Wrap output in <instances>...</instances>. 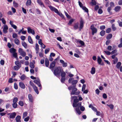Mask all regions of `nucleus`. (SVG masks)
Listing matches in <instances>:
<instances>
[{
	"label": "nucleus",
	"instance_id": "nucleus-50",
	"mask_svg": "<svg viewBox=\"0 0 122 122\" xmlns=\"http://www.w3.org/2000/svg\"><path fill=\"white\" fill-rule=\"evenodd\" d=\"M74 20L73 19H71L70 20L68 23V25H71L72 23L73 22Z\"/></svg>",
	"mask_w": 122,
	"mask_h": 122
},
{
	"label": "nucleus",
	"instance_id": "nucleus-3",
	"mask_svg": "<svg viewBox=\"0 0 122 122\" xmlns=\"http://www.w3.org/2000/svg\"><path fill=\"white\" fill-rule=\"evenodd\" d=\"M63 71L62 68L60 66H58L55 68L53 73L56 76L59 75L61 72Z\"/></svg>",
	"mask_w": 122,
	"mask_h": 122
},
{
	"label": "nucleus",
	"instance_id": "nucleus-22",
	"mask_svg": "<svg viewBox=\"0 0 122 122\" xmlns=\"http://www.w3.org/2000/svg\"><path fill=\"white\" fill-rule=\"evenodd\" d=\"M97 61L98 63L99 64L102 65V64H101L102 61V59L99 56H98L97 57Z\"/></svg>",
	"mask_w": 122,
	"mask_h": 122
},
{
	"label": "nucleus",
	"instance_id": "nucleus-10",
	"mask_svg": "<svg viewBox=\"0 0 122 122\" xmlns=\"http://www.w3.org/2000/svg\"><path fill=\"white\" fill-rule=\"evenodd\" d=\"M8 26L5 25L4 26V28L3 29V31L4 33H6L7 32V30L8 29Z\"/></svg>",
	"mask_w": 122,
	"mask_h": 122
},
{
	"label": "nucleus",
	"instance_id": "nucleus-30",
	"mask_svg": "<svg viewBox=\"0 0 122 122\" xmlns=\"http://www.w3.org/2000/svg\"><path fill=\"white\" fill-rule=\"evenodd\" d=\"M15 64L16 66H19L21 67V65L20 63L18 61H16L15 62Z\"/></svg>",
	"mask_w": 122,
	"mask_h": 122
},
{
	"label": "nucleus",
	"instance_id": "nucleus-51",
	"mask_svg": "<svg viewBox=\"0 0 122 122\" xmlns=\"http://www.w3.org/2000/svg\"><path fill=\"white\" fill-rule=\"evenodd\" d=\"M13 56L15 58H16L17 56V53L15 52L13 53Z\"/></svg>",
	"mask_w": 122,
	"mask_h": 122
},
{
	"label": "nucleus",
	"instance_id": "nucleus-25",
	"mask_svg": "<svg viewBox=\"0 0 122 122\" xmlns=\"http://www.w3.org/2000/svg\"><path fill=\"white\" fill-rule=\"evenodd\" d=\"M96 70L95 68L94 67H92L91 68V73L92 74H94Z\"/></svg>",
	"mask_w": 122,
	"mask_h": 122
},
{
	"label": "nucleus",
	"instance_id": "nucleus-45",
	"mask_svg": "<svg viewBox=\"0 0 122 122\" xmlns=\"http://www.w3.org/2000/svg\"><path fill=\"white\" fill-rule=\"evenodd\" d=\"M18 35L15 33H14L13 34L12 37L13 38H15L18 37Z\"/></svg>",
	"mask_w": 122,
	"mask_h": 122
},
{
	"label": "nucleus",
	"instance_id": "nucleus-59",
	"mask_svg": "<svg viewBox=\"0 0 122 122\" xmlns=\"http://www.w3.org/2000/svg\"><path fill=\"white\" fill-rule=\"evenodd\" d=\"M30 85H31L32 86V87H34L36 86L35 85H34L33 82L31 81H30Z\"/></svg>",
	"mask_w": 122,
	"mask_h": 122
},
{
	"label": "nucleus",
	"instance_id": "nucleus-4",
	"mask_svg": "<svg viewBox=\"0 0 122 122\" xmlns=\"http://www.w3.org/2000/svg\"><path fill=\"white\" fill-rule=\"evenodd\" d=\"M81 102L77 103V107H76L75 108L76 111L79 115H80L81 113V112L79 108L81 106Z\"/></svg>",
	"mask_w": 122,
	"mask_h": 122
},
{
	"label": "nucleus",
	"instance_id": "nucleus-7",
	"mask_svg": "<svg viewBox=\"0 0 122 122\" xmlns=\"http://www.w3.org/2000/svg\"><path fill=\"white\" fill-rule=\"evenodd\" d=\"M8 115H9V117L10 119H14L16 115V114L15 112L10 113L7 114Z\"/></svg>",
	"mask_w": 122,
	"mask_h": 122
},
{
	"label": "nucleus",
	"instance_id": "nucleus-18",
	"mask_svg": "<svg viewBox=\"0 0 122 122\" xmlns=\"http://www.w3.org/2000/svg\"><path fill=\"white\" fill-rule=\"evenodd\" d=\"M28 98L29 101L31 102H32L33 101V97L31 94H28Z\"/></svg>",
	"mask_w": 122,
	"mask_h": 122
},
{
	"label": "nucleus",
	"instance_id": "nucleus-57",
	"mask_svg": "<svg viewBox=\"0 0 122 122\" xmlns=\"http://www.w3.org/2000/svg\"><path fill=\"white\" fill-rule=\"evenodd\" d=\"M50 48H47L45 50V54H47L50 51Z\"/></svg>",
	"mask_w": 122,
	"mask_h": 122
},
{
	"label": "nucleus",
	"instance_id": "nucleus-38",
	"mask_svg": "<svg viewBox=\"0 0 122 122\" xmlns=\"http://www.w3.org/2000/svg\"><path fill=\"white\" fill-rule=\"evenodd\" d=\"M66 80V77H62L61 78V81L62 83H64Z\"/></svg>",
	"mask_w": 122,
	"mask_h": 122
},
{
	"label": "nucleus",
	"instance_id": "nucleus-49",
	"mask_svg": "<svg viewBox=\"0 0 122 122\" xmlns=\"http://www.w3.org/2000/svg\"><path fill=\"white\" fill-rule=\"evenodd\" d=\"M18 100V98L17 97H14L13 99V102L16 103Z\"/></svg>",
	"mask_w": 122,
	"mask_h": 122
},
{
	"label": "nucleus",
	"instance_id": "nucleus-32",
	"mask_svg": "<svg viewBox=\"0 0 122 122\" xmlns=\"http://www.w3.org/2000/svg\"><path fill=\"white\" fill-rule=\"evenodd\" d=\"M56 13L58 15H59L60 16H61L62 18H64V16L63 15V14L59 12L58 11V12Z\"/></svg>",
	"mask_w": 122,
	"mask_h": 122
},
{
	"label": "nucleus",
	"instance_id": "nucleus-13",
	"mask_svg": "<svg viewBox=\"0 0 122 122\" xmlns=\"http://www.w3.org/2000/svg\"><path fill=\"white\" fill-rule=\"evenodd\" d=\"M19 85L20 87L22 89H24L25 88V86L24 83L21 82L19 83Z\"/></svg>",
	"mask_w": 122,
	"mask_h": 122
},
{
	"label": "nucleus",
	"instance_id": "nucleus-60",
	"mask_svg": "<svg viewBox=\"0 0 122 122\" xmlns=\"http://www.w3.org/2000/svg\"><path fill=\"white\" fill-rule=\"evenodd\" d=\"M27 112H25L23 113V118H24L27 116Z\"/></svg>",
	"mask_w": 122,
	"mask_h": 122
},
{
	"label": "nucleus",
	"instance_id": "nucleus-2",
	"mask_svg": "<svg viewBox=\"0 0 122 122\" xmlns=\"http://www.w3.org/2000/svg\"><path fill=\"white\" fill-rule=\"evenodd\" d=\"M68 89L69 90H71L72 89V90L71 93V95H79L80 93L79 91H77V89L76 87V85L71 86L68 87Z\"/></svg>",
	"mask_w": 122,
	"mask_h": 122
},
{
	"label": "nucleus",
	"instance_id": "nucleus-9",
	"mask_svg": "<svg viewBox=\"0 0 122 122\" xmlns=\"http://www.w3.org/2000/svg\"><path fill=\"white\" fill-rule=\"evenodd\" d=\"M27 31L29 33H30L33 35H34L35 34L34 30L30 27H28L27 28Z\"/></svg>",
	"mask_w": 122,
	"mask_h": 122
},
{
	"label": "nucleus",
	"instance_id": "nucleus-42",
	"mask_svg": "<svg viewBox=\"0 0 122 122\" xmlns=\"http://www.w3.org/2000/svg\"><path fill=\"white\" fill-rule=\"evenodd\" d=\"M30 66L31 68H34V65L33 63L32 62H31L30 63Z\"/></svg>",
	"mask_w": 122,
	"mask_h": 122
},
{
	"label": "nucleus",
	"instance_id": "nucleus-61",
	"mask_svg": "<svg viewBox=\"0 0 122 122\" xmlns=\"http://www.w3.org/2000/svg\"><path fill=\"white\" fill-rule=\"evenodd\" d=\"M117 52V50L116 49H115L112 51L111 53L112 54H113L116 53Z\"/></svg>",
	"mask_w": 122,
	"mask_h": 122
},
{
	"label": "nucleus",
	"instance_id": "nucleus-12",
	"mask_svg": "<svg viewBox=\"0 0 122 122\" xmlns=\"http://www.w3.org/2000/svg\"><path fill=\"white\" fill-rule=\"evenodd\" d=\"M37 2L41 7H45L43 3L41 1V0H37Z\"/></svg>",
	"mask_w": 122,
	"mask_h": 122
},
{
	"label": "nucleus",
	"instance_id": "nucleus-27",
	"mask_svg": "<svg viewBox=\"0 0 122 122\" xmlns=\"http://www.w3.org/2000/svg\"><path fill=\"white\" fill-rule=\"evenodd\" d=\"M112 34H109L106 36V39H110L112 37Z\"/></svg>",
	"mask_w": 122,
	"mask_h": 122
},
{
	"label": "nucleus",
	"instance_id": "nucleus-41",
	"mask_svg": "<svg viewBox=\"0 0 122 122\" xmlns=\"http://www.w3.org/2000/svg\"><path fill=\"white\" fill-rule=\"evenodd\" d=\"M107 105L112 110L114 108V105L112 104H111L109 105L107 104Z\"/></svg>",
	"mask_w": 122,
	"mask_h": 122
},
{
	"label": "nucleus",
	"instance_id": "nucleus-54",
	"mask_svg": "<svg viewBox=\"0 0 122 122\" xmlns=\"http://www.w3.org/2000/svg\"><path fill=\"white\" fill-rule=\"evenodd\" d=\"M79 102V100L77 98H76L74 99L73 100V102L75 103H78Z\"/></svg>",
	"mask_w": 122,
	"mask_h": 122
},
{
	"label": "nucleus",
	"instance_id": "nucleus-8",
	"mask_svg": "<svg viewBox=\"0 0 122 122\" xmlns=\"http://www.w3.org/2000/svg\"><path fill=\"white\" fill-rule=\"evenodd\" d=\"M48 7L52 11H54L55 13H56L58 12V10L55 7L51 5L48 6Z\"/></svg>",
	"mask_w": 122,
	"mask_h": 122
},
{
	"label": "nucleus",
	"instance_id": "nucleus-6",
	"mask_svg": "<svg viewBox=\"0 0 122 122\" xmlns=\"http://www.w3.org/2000/svg\"><path fill=\"white\" fill-rule=\"evenodd\" d=\"M18 51L19 53L20 54V55L23 57H24L25 56L26 52L24 51L23 50L22 48H19Z\"/></svg>",
	"mask_w": 122,
	"mask_h": 122
},
{
	"label": "nucleus",
	"instance_id": "nucleus-36",
	"mask_svg": "<svg viewBox=\"0 0 122 122\" xmlns=\"http://www.w3.org/2000/svg\"><path fill=\"white\" fill-rule=\"evenodd\" d=\"M105 34V31L104 30H102L100 32V34L102 36H103Z\"/></svg>",
	"mask_w": 122,
	"mask_h": 122
},
{
	"label": "nucleus",
	"instance_id": "nucleus-31",
	"mask_svg": "<svg viewBox=\"0 0 122 122\" xmlns=\"http://www.w3.org/2000/svg\"><path fill=\"white\" fill-rule=\"evenodd\" d=\"M31 0H28L26 2V5L27 6H29L31 5Z\"/></svg>",
	"mask_w": 122,
	"mask_h": 122
},
{
	"label": "nucleus",
	"instance_id": "nucleus-35",
	"mask_svg": "<svg viewBox=\"0 0 122 122\" xmlns=\"http://www.w3.org/2000/svg\"><path fill=\"white\" fill-rule=\"evenodd\" d=\"M112 30L113 31H114L116 30V28L115 27V25L114 24H112Z\"/></svg>",
	"mask_w": 122,
	"mask_h": 122
},
{
	"label": "nucleus",
	"instance_id": "nucleus-33",
	"mask_svg": "<svg viewBox=\"0 0 122 122\" xmlns=\"http://www.w3.org/2000/svg\"><path fill=\"white\" fill-rule=\"evenodd\" d=\"M21 67L20 66H14V69L15 70L17 71Z\"/></svg>",
	"mask_w": 122,
	"mask_h": 122
},
{
	"label": "nucleus",
	"instance_id": "nucleus-48",
	"mask_svg": "<svg viewBox=\"0 0 122 122\" xmlns=\"http://www.w3.org/2000/svg\"><path fill=\"white\" fill-rule=\"evenodd\" d=\"M39 46L37 43H36V44L35 47L36 50V51H39Z\"/></svg>",
	"mask_w": 122,
	"mask_h": 122
},
{
	"label": "nucleus",
	"instance_id": "nucleus-55",
	"mask_svg": "<svg viewBox=\"0 0 122 122\" xmlns=\"http://www.w3.org/2000/svg\"><path fill=\"white\" fill-rule=\"evenodd\" d=\"M105 26L104 25H102L100 27V29L101 30H103L105 29Z\"/></svg>",
	"mask_w": 122,
	"mask_h": 122
},
{
	"label": "nucleus",
	"instance_id": "nucleus-1",
	"mask_svg": "<svg viewBox=\"0 0 122 122\" xmlns=\"http://www.w3.org/2000/svg\"><path fill=\"white\" fill-rule=\"evenodd\" d=\"M84 22L82 20H81L80 22L79 27V23L77 22L75 23L73 27L74 29L75 30H76L79 28V31H81L84 26Z\"/></svg>",
	"mask_w": 122,
	"mask_h": 122
},
{
	"label": "nucleus",
	"instance_id": "nucleus-62",
	"mask_svg": "<svg viewBox=\"0 0 122 122\" xmlns=\"http://www.w3.org/2000/svg\"><path fill=\"white\" fill-rule=\"evenodd\" d=\"M103 12V11L102 9H99L98 10V13L99 14H101Z\"/></svg>",
	"mask_w": 122,
	"mask_h": 122
},
{
	"label": "nucleus",
	"instance_id": "nucleus-63",
	"mask_svg": "<svg viewBox=\"0 0 122 122\" xmlns=\"http://www.w3.org/2000/svg\"><path fill=\"white\" fill-rule=\"evenodd\" d=\"M22 10L23 13L25 14L26 13V9H25L24 7H22Z\"/></svg>",
	"mask_w": 122,
	"mask_h": 122
},
{
	"label": "nucleus",
	"instance_id": "nucleus-11",
	"mask_svg": "<svg viewBox=\"0 0 122 122\" xmlns=\"http://www.w3.org/2000/svg\"><path fill=\"white\" fill-rule=\"evenodd\" d=\"M60 62L62 64V66L63 67H66L67 66V64L66 62H65L64 61L62 60H60Z\"/></svg>",
	"mask_w": 122,
	"mask_h": 122
},
{
	"label": "nucleus",
	"instance_id": "nucleus-46",
	"mask_svg": "<svg viewBox=\"0 0 122 122\" xmlns=\"http://www.w3.org/2000/svg\"><path fill=\"white\" fill-rule=\"evenodd\" d=\"M121 65V63L120 62H118L116 65V67L118 68H119L120 67V66Z\"/></svg>",
	"mask_w": 122,
	"mask_h": 122
},
{
	"label": "nucleus",
	"instance_id": "nucleus-34",
	"mask_svg": "<svg viewBox=\"0 0 122 122\" xmlns=\"http://www.w3.org/2000/svg\"><path fill=\"white\" fill-rule=\"evenodd\" d=\"M78 82V81L76 80H73L72 81L71 83L72 85H76Z\"/></svg>",
	"mask_w": 122,
	"mask_h": 122
},
{
	"label": "nucleus",
	"instance_id": "nucleus-52",
	"mask_svg": "<svg viewBox=\"0 0 122 122\" xmlns=\"http://www.w3.org/2000/svg\"><path fill=\"white\" fill-rule=\"evenodd\" d=\"M14 87L15 89H18V86L16 82L14 83Z\"/></svg>",
	"mask_w": 122,
	"mask_h": 122
},
{
	"label": "nucleus",
	"instance_id": "nucleus-40",
	"mask_svg": "<svg viewBox=\"0 0 122 122\" xmlns=\"http://www.w3.org/2000/svg\"><path fill=\"white\" fill-rule=\"evenodd\" d=\"M13 5L15 7H17L18 6V4L17 3L15 2V1H13Z\"/></svg>",
	"mask_w": 122,
	"mask_h": 122
},
{
	"label": "nucleus",
	"instance_id": "nucleus-17",
	"mask_svg": "<svg viewBox=\"0 0 122 122\" xmlns=\"http://www.w3.org/2000/svg\"><path fill=\"white\" fill-rule=\"evenodd\" d=\"M112 10V8L111 6H109L107 7V10L110 15H112V13L111 11Z\"/></svg>",
	"mask_w": 122,
	"mask_h": 122
},
{
	"label": "nucleus",
	"instance_id": "nucleus-29",
	"mask_svg": "<svg viewBox=\"0 0 122 122\" xmlns=\"http://www.w3.org/2000/svg\"><path fill=\"white\" fill-rule=\"evenodd\" d=\"M22 45L25 48H27V44L25 41H23L22 43Z\"/></svg>",
	"mask_w": 122,
	"mask_h": 122
},
{
	"label": "nucleus",
	"instance_id": "nucleus-53",
	"mask_svg": "<svg viewBox=\"0 0 122 122\" xmlns=\"http://www.w3.org/2000/svg\"><path fill=\"white\" fill-rule=\"evenodd\" d=\"M19 105L21 106H23L24 105V103L23 101H20L19 102Z\"/></svg>",
	"mask_w": 122,
	"mask_h": 122
},
{
	"label": "nucleus",
	"instance_id": "nucleus-44",
	"mask_svg": "<svg viewBox=\"0 0 122 122\" xmlns=\"http://www.w3.org/2000/svg\"><path fill=\"white\" fill-rule=\"evenodd\" d=\"M12 105L13 107L14 108H16L17 107V104L16 103L13 102Z\"/></svg>",
	"mask_w": 122,
	"mask_h": 122
},
{
	"label": "nucleus",
	"instance_id": "nucleus-15",
	"mask_svg": "<svg viewBox=\"0 0 122 122\" xmlns=\"http://www.w3.org/2000/svg\"><path fill=\"white\" fill-rule=\"evenodd\" d=\"M45 64L46 66L48 67L49 65V62L48 59L46 58L45 59Z\"/></svg>",
	"mask_w": 122,
	"mask_h": 122
},
{
	"label": "nucleus",
	"instance_id": "nucleus-56",
	"mask_svg": "<svg viewBox=\"0 0 122 122\" xmlns=\"http://www.w3.org/2000/svg\"><path fill=\"white\" fill-rule=\"evenodd\" d=\"M79 43L82 45V46H84L85 45V43L84 42L81 41V40H80L79 41Z\"/></svg>",
	"mask_w": 122,
	"mask_h": 122
},
{
	"label": "nucleus",
	"instance_id": "nucleus-20",
	"mask_svg": "<svg viewBox=\"0 0 122 122\" xmlns=\"http://www.w3.org/2000/svg\"><path fill=\"white\" fill-rule=\"evenodd\" d=\"M33 88L37 94H38L39 93V92L38 91V89L36 86H35L33 87Z\"/></svg>",
	"mask_w": 122,
	"mask_h": 122
},
{
	"label": "nucleus",
	"instance_id": "nucleus-58",
	"mask_svg": "<svg viewBox=\"0 0 122 122\" xmlns=\"http://www.w3.org/2000/svg\"><path fill=\"white\" fill-rule=\"evenodd\" d=\"M104 52L107 55H110L111 54L110 52L108 51H104Z\"/></svg>",
	"mask_w": 122,
	"mask_h": 122
},
{
	"label": "nucleus",
	"instance_id": "nucleus-28",
	"mask_svg": "<svg viewBox=\"0 0 122 122\" xmlns=\"http://www.w3.org/2000/svg\"><path fill=\"white\" fill-rule=\"evenodd\" d=\"M60 74H61V76L62 77H65L66 73L65 71H63V70L61 72Z\"/></svg>",
	"mask_w": 122,
	"mask_h": 122
},
{
	"label": "nucleus",
	"instance_id": "nucleus-64",
	"mask_svg": "<svg viewBox=\"0 0 122 122\" xmlns=\"http://www.w3.org/2000/svg\"><path fill=\"white\" fill-rule=\"evenodd\" d=\"M99 6L98 5H96L94 8V10L95 11H97L99 8Z\"/></svg>",
	"mask_w": 122,
	"mask_h": 122
},
{
	"label": "nucleus",
	"instance_id": "nucleus-16",
	"mask_svg": "<svg viewBox=\"0 0 122 122\" xmlns=\"http://www.w3.org/2000/svg\"><path fill=\"white\" fill-rule=\"evenodd\" d=\"M20 118L21 117L20 116H17L15 118L16 122H21V121L20 120Z\"/></svg>",
	"mask_w": 122,
	"mask_h": 122
},
{
	"label": "nucleus",
	"instance_id": "nucleus-21",
	"mask_svg": "<svg viewBox=\"0 0 122 122\" xmlns=\"http://www.w3.org/2000/svg\"><path fill=\"white\" fill-rule=\"evenodd\" d=\"M33 82L35 83L39 87H40L41 86V85L40 82L37 80H34Z\"/></svg>",
	"mask_w": 122,
	"mask_h": 122
},
{
	"label": "nucleus",
	"instance_id": "nucleus-37",
	"mask_svg": "<svg viewBox=\"0 0 122 122\" xmlns=\"http://www.w3.org/2000/svg\"><path fill=\"white\" fill-rule=\"evenodd\" d=\"M82 9L84 10L86 12L88 13V10L87 8L86 7L83 6L82 8Z\"/></svg>",
	"mask_w": 122,
	"mask_h": 122
},
{
	"label": "nucleus",
	"instance_id": "nucleus-5",
	"mask_svg": "<svg viewBox=\"0 0 122 122\" xmlns=\"http://www.w3.org/2000/svg\"><path fill=\"white\" fill-rule=\"evenodd\" d=\"M90 29L92 30V35H94L95 33H97V29L94 27L93 24H92L91 25L90 27Z\"/></svg>",
	"mask_w": 122,
	"mask_h": 122
},
{
	"label": "nucleus",
	"instance_id": "nucleus-24",
	"mask_svg": "<svg viewBox=\"0 0 122 122\" xmlns=\"http://www.w3.org/2000/svg\"><path fill=\"white\" fill-rule=\"evenodd\" d=\"M9 51L11 53H13L16 51V50L15 48H12L10 49Z\"/></svg>",
	"mask_w": 122,
	"mask_h": 122
},
{
	"label": "nucleus",
	"instance_id": "nucleus-43",
	"mask_svg": "<svg viewBox=\"0 0 122 122\" xmlns=\"http://www.w3.org/2000/svg\"><path fill=\"white\" fill-rule=\"evenodd\" d=\"M111 31V28H108L106 30V32L107 33H110Z\"/></svg>",
	"mask_w": 122,
	"mask_h": 122
},
{
	"label": "nucleus",
	"instance_id": "nucleus-23",
	"mask_svg": "<svg viewBox=\"0 0 122 122\" xmlns=\"http://www.w3.org/2000/svg\"><path fill=\"white\" fill-rule=\"evenodd\" d=\"M28 41L30 43L32 44L33 43V41L30 36H28Z\"/></svg>",
	"mask_w": 122,
	"mask_h": 122
},
{
	"label": "nucleus",
	"instance_id": "nucleus-26",
	"mask_svg": "<svg viewBox=\"0 0 122 122\" xmlns=\"http://www.w3.org/2000/svg\"><path fill=\"white\" fill-rule=\"evenodd\" d=\"M14 42L15 44L17 45H19V44L20 42L18 39L17 38H15L14 40Z\"/></svg>",
	"mask_w": 122,
	"mask_h": 122
},
{
	"label": "nucleus",
	"instance_id": "nucleus-39",
	"mask_svg": "<svg viewBox=\"0 0 122 122\" xmlns=\"http://www.w3.org/2000/svg\"><path fill=\"white\" fill-rule=\"evenodd\" d=\"M25 76L24 74L20 76V79L22 80H24L25 78Z\"/></svg>",
	"mask_w": 122,
	"mask_h": 122
},
{
	"label": "nucleus",
	"instance_id": "nucleus-47",
	"mask_svg": "<svg viewBox=\"0 0 122 122\" xmlns=\"http://www.w3.org/2000/svg\"><path fill=\"white\" fill-rule=\"evenodd\" d=\"M118 61L117 58L116 57H115V59L113 60V64H116L117 62Z\"/></svg>",
	"mask_w": 122,
	"mask_h": 122
},
{
	"label": "nucleus",
	"instance_id": "nucleus-19",
	"mask_svg": "<svg viewBox=\"0 0 122 122\" xmlns=\"http://www.w3.org/2000/svg\"><path fill=\"white\" fill-rule=\"evenodd\" d=\"M121 9V7L119 6H116L114 9V10L116 12H117L120 10Z\"/></svg>",
	"mask_w": 122,
	"mask_h": 122
},
{
	"label": "nucleus",
	"instance_id": "nucleus-14",
	"mask_svg": "<svg viewBox=\"0 0 122 122\" xmlns=\"http://www.w3.org/2000/svg\"><path fill=\"white\" fill-rule=\"evenodd\" d=\"M56 64L55 61H52L50 64V68L51 69L52 68L55 66Z\"/></svg>",
	"mask_w": 122,
	"mask_h": 122
}]
</instances>
